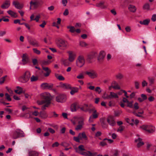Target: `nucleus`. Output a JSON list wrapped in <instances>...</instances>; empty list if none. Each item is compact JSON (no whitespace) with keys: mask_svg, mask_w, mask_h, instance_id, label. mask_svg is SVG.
<instances>
[{"mask_svg":"<svg viewBox=\"0 0 156 156\" xmlns=\"http://www.w3.org/2000/svg\"><path fill=\"white\" fill-rule=\"evenodd\" d=\"M55 43L57 47L60 50H65L68 47V44L67 41L62 39H56Z\"/></svg>","mask_w":156,"mask_h":156,"instance_id":"2","label":"nucleus"},{"mask_svg":"<svg viewBox=\"0 0 156 156\" xmlns=\"http://www.w3.org/2000/svg\"><path fill=\"white\" fill-rule=\"evenodd\" d=\"M71 91L70 92V94L73 95L75 93H77L78 92L79 89L77 87H73L72 88H71Z\"/></svg>","mask_w":156,"mask_h":156,"instance_id":"32","label":"nucleus"},{"mask_svg":"<svg viewBox=\"0 0 156 156\" xmlns=\"http://www.w3.org/2000/svg\"><path fill=\"white\" fill-rule=\"evenodd\" d=\"M128 9L131 12H134L136 10V7L133 5H130L128 6Z\"/></svg>","mask_w":156,"mask_h":156,"instance_id":"28","label":"nucleus"},{"mask_svg":"<svg viewBox=\"0 0 156 156\" xmlns=\"http://www.w3.org/2000/svg\"><path fill=\"white\" fill-rule=\"evenodd\" d=\"M135 87L136 89H138L139 88V83L137 81H136L134 83Z\"/></svg>","mask_w":156,"mask_h":156,"instance_id":"53","label":"nucleus"},{"mask_svg":"<svg viewBox=\"0 0 156 156\" xmlns=\"http://www.w3.org/2000/svg\"><path fill=\"white\" fill-rule=\"evenodd\" d=\"M135 143H137V147L138 148H139L144 144V143L142 141V139L139 137L137 139L135 140Z\"/></svg>","mask_w":156,"mask_h":156,"instance_id":"16","label":"nucleus"},{"mask_svg":"<svg viewBox=\"0 0 156 156\" xmlns=\"http://www.w3.org/2000/svg\"><path fill=\"white\" fill-rule=\"evenodd\" d=\"M43 69L46 72V73H44V76L47 77L48 76L51 72V70L47 67H43Z\"/></svg>","mask_w":156,"mask_h":156,"instance_id":"23","label":"nucleus"},{"mask_svg":"<svg viewBox=\"0 0 156 156\" xmlns=\"http://www.w3.org/2000/svg\"><path fill=\"white\" fill-rule=\"evenodd\" d=\"M39 114L40 116L43 119H45L47 117V115L46 113L44 111L41 112L39 113Z\"/></svg>","mask_w":156,"mask_h":156,"instance_id":"33","label":"nucleus"},{"mask_svg":"<svg viewBox=\"0 0 156 156\" xmlns=\"http://www.w3.org/2000/svg\"><path fill=\"white\" fill-rule=\"evenodd\" d=\"M109 95H108L106 94H105L102 96V98L105 99H110V98H109Z\"/></svg>","mask_w":156,"mask_h":156,"instance_id":"55","label":"nucleus"},{"mask_svg":"<svg viewBox=\"0 0 156 156\" xmlns=\"http://www.w3.org/2000/svg\"><path fill=\"white\" fill-rule=\"evenodd\" d=\"M80 109L81 111L85 112H88L90 113H91V108H90L88 105L87 104H84L83 106L80 104Z\"/></svg>","mask_w":156,"mask_h":156,"instance_id":"12","label":"nucleus"},{"mask_svg":"<svg viewBox=\"0 0 156 156\" xmlns=\"http://www.w3.org/2000/svg\"><path fill=\"white\" fill-rule=\"evenodd\" d=\"M7 12L12 17L16 18L18 16L17 13L11 10H9L7 11Z\"/></svg>","mask_w":156,"mask_h":156,"instance_id":"24","label":"nucleus"},{"mask_svg":"<svg viewBox=\"0 0 156 156\" xmlns=\"http://www.w3.org/2000/svg\"><path fill=\"white\" fill-rule=\"evenodd\" d=\"M80 104L77 102H75L70 107V109L72 112H74L76 111L77 109L80 108Z\"/></svg>","mask_w":156,"mask_h":156,"instance_id":"13","label":"nucleus"},{"mask_svg":"<svg viewBox=\"0 0 156 156\" xmlns=\"http://www.w3.org/2000/svg\"><path fill=\"white\" fill-rule=\"evenodd\" d=\"M48 130L51 133L53 134L55 133V131L53 129L51 128H48Z\"/></svg>","mask_w":156,"mask_h":156,"instance_id":"59","label":"nucleus"},{"mask_svg":"<svg viewBox=\"0 0 156 156\" xmlns=\"http://www.w3.org/2000/svg\"><path fill=\"white\" fill-rule=\"evenodd\" d=\"M97 55V53L95 52H93L88 55V58L90 59H92L95 58Z\"/></svg>","mask_w":156,"mask_h":156,"instance_id":"31","label":"nucleus"},{"mask_svg":"<svg viewBox=\"0 0 156 156\" xmlns=\"http://www.w3.org/2000/svg\"><path fill=\"white\" fill-rule=\"evenodd\" d=\"M13 5H14L15 7L18 9H21L23 7V6L22 5H20V3L16 1H14L12 3Z\"/></svg>","mask_w":156,"mask_h":156,"instance_id":"20","label":"nucleus"},{"mask_svg":"<svg viewBox=\"0 0 156 156\" xmlns=\"http://www.w3.org/2000/svg\"><path fill=\"white\" fill-rule=\"evenodd\" d=\"M85 150L84 146L83 145H80L78 146V149H76V152H78V151L82 152V151Z\"/></svg>","mask_w":156,"mask_h":156,"instance_id":"34","label":"nucleus"},{"mask_svg":"<svg viewBox=\"0 0 156 156\" xmlns=\"http://www.w3.org/2000/svg\"><path fill=\"white\" fill-rule=\"evenodd\" d=\"M133 102L132 101H128L127 102V106L130 108H133Z\"/></svg>","mask_w":156,"mask_h":156,"instance_id":"41","label":"nucleus"},{"mask_svg":"<svg viewBox=\"0 0 156 156\" xmlns=\"http://www.w3.org/2000/svg\"><path fill=\"white\" fill-rule=\"evenodd\" d=\"M115 77L117 80H121L123 77V75L122 74L119 73L115 75Z\"/></svg>","mask_w":156,"mask_h":156,"instance_id":"36","label":"nucleus"},{"mask_svg":"<svg viewBox=\"0 0 156 156\" xmlns=\"http://www.w3.org/2000/svg\"><path fill=\"white\" fill-rule=\"evenodd\" d=\"M88 156H96L97 154L96 153H92L90 151H87Z\"/></svg>","mask_w":156,"mask_h":156,"instance_id":"50","label":"nucleus"},{"mask_svg":"<svg viewBox=\"0 0 156 156\" xmlns=\"http://www.w3.org/2000/svg\"><path fill=\"white\" fill-rule=\"evenodd\" d=\"M80 44L82 47H85L87 45V44L86 42L83 41L80 42Z\"/></svg>","mask_w":156,"mask_h":156,"instance_id":"58","label":"nucleus"},{"mask_svg":"<svg viewBox=\"0 0 156 156\" xmlns=\"http://www.w3.org/2000/svg\"><path fill=\"white\" fill-rule=\"evenodd\" d=\"M91 112H93L92 115L91 116L93 119H96L98 117V114L97 113L96 110H95L94 107H93L91 108Z\"/></svg>","mask_w":156,"mask_h":156,"instance_id":"19","label":"nucleus"},{"mask_svg":"<svg viewBox=\"0 0 156 156\" xmlns=\"http://www.w3.org/2000/svg\"><path fill=\"white\" fill-rule=\"evenodd\" d=\"M60 86L61 87L64 89H71V85L68 84L62 83L61 84Z\"/></svg>","mask_w":156,"mask_h":156,"instance_id":"27","label":"nucleus"},{"mask_svg":"<svg viewBox=\"0 0 156 156\" xmlns=\"http://www.w3.org/2000/svg\"><path fill=\"white\" fill-rule=\"evenodd\" d=\"M59 145V144L57 142H56L54 144H53L52 145V147H57Z\"/></svg>","mask_w":156,"mask_h":156,"instance_id":"61","label":"nucleus"},{"mask_svg":"<svg viewBox=\"0 0 156 156\" xmlns=\"http://www.w3.org/2000/svg\"><path fill=\"white\" fill-rule=\"evenodd\" d=\"M30 78L31 82L36 81L38 80V77L34 75L32 76Z\"/></svg>","mask_w":156,"mask_h":156,"instance_id":"38","label":"nucleus"},{"mask_svg":"<svg viewBox=\"0 0 156 156\" xmlns=\"http://www.w3.org/2000/svg\"><path fill=\"white\" fill-rule=\"evenodd\" d=\"M5 96H6V99L8 101H11L12 99L10 97V96L8 93H6L5 94Z\"/></svg>","mask_w":156,"mask_h":156,"instance_id":"51","label":"nucleus"},{"mask_svg":"<svg viewBox=\"0 0 156 156\" xmlns=\"http://www.w3.org/2000/svg\"><path fill=\"white\" fill-rule=\"evenodd\" d=\"M109 98H110V99H111L112 98H118L119 97L116 93L113 92H110Z\"/></svg>","mask_w":156,"mask_h":156,"instance_id":"25","label":"nucleus"},{"mask_svg":"<svg viewBox=\"0 0 156 156\" xmlns=\"http://www.w3.org/2000/svg\"><path fill=\"white\" fill-rule=\"evenodd\" d=\"M22 58V61L23 65L27 64L28 62L29 58L27 54H23Z\"/></svg>","mask_w":156,"mask_h":156,"instance_id":"18","label":"nucleus"},{"mask_svg":"<svg viewBox=\"0 0 156 156\" xmlns=\"http://www.w3.org/2000/svg\"><path fill=\"white\" fill-rule=\"evenodd\" d=\"M73 140L79 143V142H80V139L78 137V136L77 137L74 136L73 137Z\"/></svg>","mask_w":156,"mask_h":156,"instance_id":"56","label":"nucleus"},{"mask_svg":"<svg viewBox=\"0 0 156 156\" xmlns=\"http://www.w3.org/2000/svg\"><path fill=\"white\" fill-rule=\"evenodd\" d=\"M61 145L64 147H67L68 146L69 144L67 143L63 142L61 143Z\"/></svg>","mask_w":156,"mask_h":156,"instance_id":"62","label":"nucleus"},{"mask_svg":"<svg viewBox=\"0 0 156 156\" xmlns=\"http://www.w3.org/2000/svg\"><path fill=\"white\" fill-rule=\"evenodd\" d=\"M76 120L77 125L75 128V129L76 131L81 130L84 125L85 118L83 116H81L77 117Z\"/></svg>","mask_w":156,"mask_h":156,"instance_id":"3","label":"nucleus"},{"mask_svg":"<svg viewBox=\"0 0 156 156\" xmlns=\"http://www.w3.org/2000/svg\"><path fill=\"white\" fill-rule=\"evenodd\" d=\"M105 53L103 51H101L99 53V58L100 59H103L105 56Z\"/></svg>","mask_w":156,"mask_h":156,"instance_id":"39","label":"nucleus"},{"mask_svg":"<svg viewBox=\"0 0 156 156\" xmlns=\"http://www.w3.org/2000/svg\"><path fill=\"white\" fill-rule=\"evenodd\" d=\"M108 122L110 126H114L115 124L114 117L112 116H109L107 119Z\"/></svg>","mask_w":156,"mask_h":156,"instance_id":"15","label":"nucleus"},{"mask_svg":"<svg viewBox=\"0 0 156 156\" xmlns=\"http://www.w3.org/2000/svg\"><path fill=\"white\" fill-rule=\"evenodd\" d=\"M140 128L149 133H152L155 130L154 126L151 124H144L140 127Z\"/></svg>","mask_w":156,"mask_h":156,"instance_id":"4","label":"nucleus"},{"mask_svg":"<svg viewBox=\"0 0 156 156\" xmlns=\"http://www.w3.org/2000/svg\"><path fill=\"white\" fill-rule=\"evenodd\" d=\"M141 97L143 99L144 101L147 99V97L146 95L144 94H142L141 95Z\"/></svg>","mask_w":156,"mask_h":156,"instance_id":"63","label":"nucleus"},{"mask_svg":"<svg viewBox=\"0 0 156 156\" xmlns=\"http://www.w3.org/2000/svg\"><path fill=\"white\" fill-rule=\"evenodd\" d=\"M56 78L60 80H65L64 77L62 75H59L58 76H56Z\"/></svg>","mask_w":156,"mask_h":156,"instance_id":"54","label":"nucleus"},{"mask_svg":"<svg viewBox=\"0 0 156 156\" xmlns=\"http://www.w3.org/2000/svg\"><path fill=\"white\" fill-rule=\"evenodd\" d=\"M29 43L31 44L35 47H38L39 46L38 43L36 40L30 41Z\"/></svg>","mask_w":156,"mask_h":156,"instance_id":"30","label":"nucleus"},{"mask_svg":"<svg viewBox=\"0 0 156 156\" xmlns=\"http://www.w3.org/2000/svg\"><path fill=\"white\" fill-rule=\"evenodd\" d=\"M69 54V60L70 62H73L75 60L76 57L75 53L72 51H69L68 52Z\"/></svg>","mask_w":156,"mask_h":156,"instance_id":"11","label":"nucleus"},{"mask_svg":"<svg viewBox=\"0 0 156 156\" xmlns=\"http://www.w3.org/2000/svg\"><path fill=\"white\" fill-rule=\"evenodd\" d=\"M30 73L29 71H27L19 78L20 82L22 83H26L29 80L30 76Z\"/></svg>","mask_w":156,"mask_h":156,"instance_id":"6","label":"nucleus"},{"mask_svg":"<svg viewBox=\"0 0 156 156\" xmlns=\"http://www.w3.org/2000/svg\"><path fill=\"white\" fill-rule=\"evenodd\" d=\"M124 128V127L122 126H119V128L118 129V132H122Z\"/></svg>","mask_w":156,"mask_h":156,"instance_id":"57","label":"nucleus"},{"mask_svg":"<svg viewBox=\"0 0 156 156\" xmlns=\"http://www.w3.org/2000/svg\"><path fill=\"white\" fill-rule=\"evenodd\" d=\"M95 90L96 91L98 92V94H100L101 92V88L99 87H97Z\"/></svg>","mask_w":156,"mask_h":156,"instance_id":"60","label":"nucleus"},{"mask_svg":"<svg viewBox=\"0 0 156 156\" xmlns=\"http://www.w3.org/2000/svg\"><path fill=\"white\" fill-rule=\"evenodd\" d=\"M42 2L41 0H34L31 1L30 2V9L32 8H37L42 4Z\"/></svg>","mask_w":156,"mask_h":156,"instance_id":"7","label":"nucleus"},{"mask_svg":"<svg viewBox=\"0 0 156 156\" xmlns=\"http://www.w3.org/2000/svg\"><path fill=\"white\" fill-rule=\"evenodd\" d=\"M139 108V107L138 106V104L137 102H136L135 103L133 106V108L135 110L138 109Z\"/></svg>","mask_w":156,"mask_h":156,"instance_id":"52","label":"nucleus"},{"mask_svg":"<svg viewBox=\"0 0 156 156\" xmlns=\"http://www.w3.org/2000/svg\"><path fill=\"white\" fill-rule=\"evenodd\" d=\"M76 78L78 79H83L84 78V76L82 73H81L77 76Z\"/></svg>","mask_w":156,"mask_h":156,"instance_id":"48","label":"nucleus"},{"mask_svg":"<svg viewBox=\"0 0 156 156\" xmlns=\"http://www.w3.org/2000/svg\"><path fill=\"white\" fill-rule=\"evenodd\" d=\"M78 137L80 138V140L83 139L85 140L87 139V137L84 132L80 133L78 134Z\"/></svg>","mask_w":156,"mask_h":156,"instance_id":"22","label":"nucleus"},{"mask_svg":"<svg viewBox=\"0 0 156 156\" xmlns=\"http://www.w3.org/2000/svg\"><path fill=\"white\" fill-rule=\"evenodd\" d=\"M48 83H43L41 84V87L43 89H46Z\"/></svg>","mask_w":156,"mask_h":156,"instance_id":"44","label":"nucleus"},{"mask_svg":"<svg viewBox=\"0 0 156 156\" xmlns=\"http://www.w3.org/2000/svg\"><path fill=\"white\" fill-rule=\"evenodd\" d=\"M10 5V2L9 0H6L1 5V7L3 9L8 8Z\"/></svg>","mask_w":156,"mask_h":156,"instance_id":"17","label":"nucleus"},{"mask_svg":"<svg viewBox=\"0 0 156 156\" xmlns=\"http://www.w3.org/2000/svg\"><path fill=\"white\" fill-rule=\"evenodd\" d=\"M7 77V76H5L0 79V84H3L5 80V78Z\"/></svg>","mask_w":156,"mask_h":156,"instance_id":"45","label":"nucleus"},{"mask_svg":"<svg viewBox=\"0 0 156 156\" xmlns=\"http://www.w3.org/2000/svg\"><path fill=\"white\" fill-rule=\"evenodd\" d=\"M76 66L79 67H81L85 64V60L83 56H79L76 61Z\"/></svg>","mask_w":156,"mask_h":156,"instance_id":"8","label":"nucleus"},{"mask_svg":"<svg viewBox=\"0 0 156 156\" xmlns=\"http://www.w3.org/2000/svg\"><path fill=\"white\" fill-rule=\"evenodd\" d=\"M51 103H45V104L43 105L41 109L42 110H44L46 109V108L48 107L50 104Z\"/></svg>","mask_w":156,"mask_h":156,"instance_id":"40","label":"nucleus"},{"mask_svg":"<svg viewBox=\"0 0 156 156\" xmlns=\"http://www.w3.org/2000/svg\"><path fill=\"white\" fill-rule=\"evenodd\" d=\"M29 115V116L28 118H31L32 117V115L37 116L39 114V113L36 110L34 111L31 112L30 113H28Z\"/></svg>","mask_w":156,"mask_h":156,"instance_id":"26","label":"nucleus"},{"mask_svg":"<svg viewBox=\"0 0 156 156\" xmlns=\"http://www.w3.org/2000/svg\"><path fill=\"white\" fill-rule=\"evenodd\" d=\"M38 153L35 151H30L29 153V156H38Z\"/></svg>","mask_w":156,"mask_h":156,"instance_id":"37","label":"nucleus"},{"mask_svg":"<svg viewBox=\"0 0 156 156\" xmlns=\"http://www.w3.org/2000/svg\"><path fill=\"white\" fill-rule=\"evenodd\" d=\"M112 88L115 90H119L120 89V87L118 83L115 81H113L111 83V86L109 87V89Z\"/></svg>","mask_w":156,"mask_h":156,"instance_id":"14","label":"nucleus"},{"mask_svg":"<svg viewBox=\"0 0 156 156\" xmlns=\"http://www.w3.org/2000/svg\"><path fill=\"white\" fill-rule=\"evenodd\" d=\"M17 90H15V92L16 93L20 94L23 92V89L22 87H17Z\"/></svg>","mask_w":156,"mask_h":156,"instance_id":"35","label":"nucleus"},{"mask_svg":"<svg viewBox=\"0 0 156 156\" xmlns=\"http://www.w3.org/2000/svg\"><path fill=\"white\" fill-rule=\"evenodd\" d=\"M150 22V20L149 19H147L144 20L143 21H140V23L141 25H147Z\"/></svg>","mask_w":156,"mask_h":156,"instance_id":"29","label":"nucleus"},{"mask_svg":"<svg viewBox=\"0 0 156 156\" xmlns=\"http://www.w3.org/2000/svg\"><path fill=\"white\" fill-rule=\"evenodd\" d=\"M86 74L92 79H94L98 76V74L94 70H91L86 72Z\"/></svg>","mask_w":156,"mask_h":156,"instance_id":"10","label":"nucleus"},{"mask_svg":"<svg viewBox=\"0 0 156 156\" xmlns=\"http://www.w3.org/2000/svg\"><path fill=\"white\" fill-rule=\"evenodd\" d=\"M67 28L69 29V31L72 33H73L75 31V29L73 26H68Z\"/></svg>","mask_w":156,"mask_h":156,"instance_id":"42","label":"nucleus"},{"mask_svg":"<svg viewBox=\"0 0 156 156\" xmlns=\"http://www.w3.org/2000/svg\"><path fill=\"white\" fill-rule=\"evenodd\" d=\"M66 96L64 94H59L56 97V101L58 102H64L66 101Z\"/></svg>","mask_w":156,"mask_h":156,"instance_id":"9","label":"nucleus"},{"mask_svg":"<svg viewBox=\"0 0 156 156\" xmlns=\"http://www.w3.org/2000/svg\"><path fill=\"white\" fill-rule=\"evenodd\" d=\"M33 50L34 52L37 55H40L41 54V52L40 50H39L36 48H33Z\"/></svg>","mask_w":156,"mask_h":156,"instance_id":"46","label":"nucleus"},{"mask_svg":"<svg viewBox=\"0 0 156 156\" xmlns=\"http://www.w3.org/2000/svg\"><path fill=\"white\" fill-rule=\"evenodd\" d=\"M151 20L153 21L154 22L156 20V14H154L152 16V18H151Z\"/></svg>","mask_w":156,"mask_h":156,"instance_id":"64","label":"nucleus"},{"mask_svg":"<svg viewBox=\"0 0 156 156\" xmlns=\"http://www.w3.org/2000/svg\"><path fill=\"white\" fill-rule=\"evenodd\" d=\"M25 136L23 132L20 129H16L12 133V138L14 139L24 137Z\"/></svg>","mask_w":156,"mask_h":156,"instance_id":"5","label":"nucleus"},{"mask_svg":"<svg viewBox=\"0 0 156 156\" xmlns=\"http://www.w3.org/2000/svg\"><path fill=\"white\" fill-rule=\"evenodd\" d=\"M41 97L43 100L41 101H37V103L38 105H41L45 103H51V98L50 94L49 93L45 92L41 94Z\"/></svg>","mask_w":156,"mask_h":156,"instance_id":"1","label":"nucleus"},{"mask_svg":"<svg viewBox=\"0 0 156 156\" xmlns=\"http://www.w3.org/2000/svg\"><path fill=\"white\" fill-rule=\"evenodd\" d=\"M148 80L151 84L154 83V79L152 77H148Z\"/></svg>","mask_w":156,"mask_h":156,"instance_id":"47","label":"nucleus"},{"mask_svg":"<svg viewBox=\"0 0 156 156\" xmlns=\"http://www.w3.org/2000/svg\"><path fill=\"white\" fill-rule=\"evenodd\" d=\"M78 153H79L80 154L85 156H88V152H80L78 151Z\"/></svg>","mask_w":156,"mask_h":156,"instance_id":"49","label":"nucleus"},{"mask_svg":"<svg viewBox=\"0 0 156 156\" xmlns=\"http://www.w3.org/2000/svg\"><path fill=\"white\" fill-rule=\"evenodd\" d=\"M143 8L146 10H149L150 9V5L149 4L146 3L143 6Z\"/></svg>","mask_w":156,"mask_h":156,"instance_id":"43","label":"nucleus"},{"mask_svg":"<svg viewBox=\"0 0 156 156\" xmlns=\"http://www.w3.org/2000/svg\"><path fill=\"white\" fill-rule=\"evenodd\" d=\"M105 2L103 1L101 2L100 3H97L96 6L98 7H100L102 9L106 8L107 6L104 5Z\"/></svg>","mask_w":156,"mask_h":156,"instance_id":"21","label":"nucleus"}]
</instances>
